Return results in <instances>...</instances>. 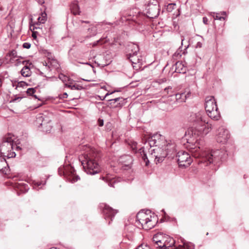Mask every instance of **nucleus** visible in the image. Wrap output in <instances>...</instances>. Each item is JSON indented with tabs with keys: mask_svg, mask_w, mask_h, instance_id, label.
<instances>
[{
	"mask_svg": "<svg viewBox=\"0 0 249 249\" xmlns=\"http://www.w3.org/2000/svg\"><path fill=\"white\" fill-rule=\"evenodd\" d=\"M189 121L196 124V128L188 131V135H193L187 139L186 147L195 158H199L198 163H204L206 165L213 163L218 164L225 160L228 156L226 151L223 149L202 151L204 142L199 136L203 137L208 134L213 129V124L208 120L206 113L203 111L192 113L189 118Z\"/></svg>",
	"mask_w": 249,
	"mask_h": 249,
	"instance_id": "nucleus-1",
	"label": "nucleus"
},
{
	"mask_svg": "<svg viewBox=\"0 0 249 249\" xmlns=\"http://www.w3.org/2000/svg\"><path fill=\"white\" fill-rule=\"evenodd\" d=\"M175 148L176 144L174 142L166 141L163 136L157 133L149 137L144 142V145L139 151L146 166L149 165V161L144 151L145 149H148L151 157L155 158L156 164L162 162L166 157L173 159L176 156L179 167L189 166L192 162L190 154L185 151H180L176 155Z\"/></svg>",
	"mask_w": 249,
	"mask_h": 249,
	"instance_id": "nucleus-2",
	"label": "nucleus"
},
{
	"mask_svg": "<svg viewBox=\"0 0 249 249\" xmlns=\"http://www.w3.org/2000/svg\"><path fill=\"white\" fill-rule=\"evenodd\" d=\"M79 159L88 174L93 175L100 171V167L97 162L98 154L93 149L88 148Z\"/></svg>",
	"mask_w": 249,
	"mask_h": 249,
	"instance_id": "nucleus-3",
	"label": "nucleus"
},
{
	"mask_svg": "<svg viewBox=\"0 0 249 249\" xmlns=\"http://www.w3.org/2000/svg\"><path fill=\"white\" fill-rule=\"evenodd\" d=\"M136 217L142 228L146 230L153 228L158 222L157 215L149 210L140 211Z\"/></svg>",
	"mask_w": 249,
	"mask_h": 249,
	"instance_id": "nucleus-4",
	"label": "nucleus"
},
{
	"mask_svg": "<svg viewBox=\"0 0 249 249\" xmlns=\"http://www.w3.org/2000/svg\"><path fill=\"white\" fill-rule=\"evenodd\" d=\"M14 136L10 133L3 138L0 145V149L1 153L3 156L7 153V157L9 158L16 156L15 152L14 151Z\"/></svg>",
	"mask_w": 249,
	"mask_h": 249,
	"instance_id": "nucleus-5",
	"label": "nucleus"
},
{
	"mask_svg": "<svg viewBox=\"0 0 249 249\" xmlns=\"http://www.w3.org/2000/svg\"><path fill=\"white\" fill-rule=\"evenodd\" d=\"M205 108L208 116L212 119L218 120L220 116L213 96H207L205 98Z\"/></svg>",
	"mask_w": 249,
	"mask_h": 249,
	"instance_id": "nucleus-6",
	"label": "nucleus"
},
{
	"mask_svg": "<svg viewBox=\"0 0 249 249\" xmlns=\"http://www.w3.org/2000/svg\"><path fill=\"white\" fill-rule=\"evenodd\" d=\"M145 12L149 18H155L160 13V6L157 0H145Z\"/></svg>",
	"mask_w": 249,
	"mask_h": 249,
	"instance_id": "nucleus-7",
	"label": "nucleus"
},
{
	"mask_svg": "<svg viewBox=\"0 0 249 249\" xmlns=\"http://www.w3.org/2000/svg\"><path fill=\"white\" fill-rule=\"evenodd\" d=\"M58 172L60 176H64L71 183H74L80 179V177L76 175L74 169L70 165L60 167Z\"/></svg>",
	"mask_w": 249,
	"mask_h": 249,
	"instance_id": "nucleus-8",
	"label": "nucleus"
},
{
	"mask_svg": "<svg viewBox=\"0 0 249 249\" xmlns=\"http://www.w3.org/2000/svg\"><path fill=\"white\" fill-rule=\"evenodd\" d=\"M229 138L230 135L227 129L223 127L218 128L216 134V141L218 142L224 144L227 142Z\"/></svg>",
	"mask_w": 249,
	"mask_h": 249,
	"instance_id": "nucleus-9",
	"label": "nucleus"
},
{
	"mask_svg": "<svg viewBox=\"0 0 249 249\" xmlns=\"http://www.w3.org/2000/svg\"><path fill=\"white\" fill-rule=\"evenodd\" d=\"M127 58L131 62L134 69L136 70L141 68L142 65V58L137 56V54H132L131 53L127 54Z\"/></svg>",
	"mask_w": 249,
	"mask_h": 249,
	"instance_id": "nucleus-10",
	"label": "nucleus"
},
{
	"mask_svg": "<svg viewBox=\"0 0 249 249\" xmlns=\"http://www.w3.org/2000/svg\"><path fill=\"white\" fill-rule=\"evenodd\" d=\"M172 70L177 73H185L186 71L187 68L184 65L182 62L178 61L175 64L172 66Z\"/></svg>",
	"mask_w": 249,
	"mask_h": 249,
	"instance_id": "nucleus-11",
	"label": "nucleus"
},
{
	"mask_svg": "<svg viewBox=\"0 0 249 249\" xmlns=\"http://www.w3.org/2000/svg\"><path fill=\"white\" fill-rule=\"evenodd\" d=\"M119 161L124 166L130 168L132 163L133 159L131 156L127 155L121 156L119 159Z\"/></svg>",
	"mask_w": 249,
	"mask_h": 249,
	"instance_id": "nucleus-12",
	"label": "nucleus"
},
{
	"mask_svg": "<svg viewBox=\"0 0 249 249\" xmlns=\"http://www.w3.org/2000/svg\"><path fill=\"white\" fill-rule=\"evenodd\" d=\"M109 106L110 107H119L123 106L124 99L122 97H118L109 99Z\"/></svg>",
	"mask_w": 249,
	"mask_h": 249,
	"instance_id": "nucleus-13",
	"label": "nucleus"
},
{
	"mask_svg": "<svg viewBox=\"0 0 249 249\" xmlns=\"http://www.w3.org/2000/svg\"><path fill=\"white\" fill-rule=\"evenodd\" d=\"M40 121H41L42 123L40 124V125L42 127L43 131L46 132L50 131L52 127L50 124L51 121L49 120L47 121V120H45L43 119L42 116H40L37 118V122H39Z\"/></svg>",
	"mask_w": 249,
	"mask_h": 249,
	"instance_id": "nucleus-14",
	"label": "nucleus"
},
{
	"mask_svg": "<svg viewBox=\"0 0 249 249\" xmlns=\"http://www.w3.org/2000/svg\"><path fill=\"white\" fill-rule=\"evenodd\" d=\"M13 187L21 193H25L29 189V185L24 182H16L13 184Z\"/></svg>",
	"mask_w": 249,
	"mask_h": 249,
	"instance_id": "nucleus-15",
	"label": "nucleus"
},
{
	"mask_svg": "<svg viewBox=\"0 0 249 249\" xmlns=\"http://www.w3.org/2000/svg\"><path fill=\"white\" fill-rule=\"evenodd\" d=\"M103 212L107 216L112 218L117 213V211L113 209L108 205L105 204L103 207Z\"/></svg>",
	"mask_w": 249,
	"mask_h": 249,
	"instance_id": "nucleus-16",
	"label": "nucleus"
},
{
	"mask_svg": "<svg viewBox=\"0 0 249 249\" xmlns=\"http://www.w3.org/2000/svg\"><path fill=\"white\" fill-rule=\"evenodd\" d=\"M0 172L5 175L8 174L9 172V167L4 158L0 159Z\"/></svg>",
	"mask_w": 249,
	"mask_h": 249,
	"instance_id": "nucleus-17",
	"label": "nucleus"
},
{
	"mask_svg": "<svg viewBox=\"0 0 249 249\" xmlns=\"http://www.w3.org/2000/svg\"><path fill=\"white\" fill-rule=\"evenodd\" d=\"M126 49L127 50V53H131L132 54H137L139 51L138 45L137 44L132 42H130L127 45Z\"/></svg>",
	"mask_w": 249,
	"mask_h": 249,
	"instance_id": "nucleus-18",
	"label": "nucleus"
},
{
	"mask_svg": "<svg viewBox=\"0 0 249 249\" xmlns=\"http://www.w3.org/2000/svg\"><path fill=\"white\" fill-rule=\"evenodd\" d=\"M210 15L213 17L214 20H224L226 17V12L225 11L219 13L211 12Z\"/></svg>",
	"mask_w": 249,
	"mask_h": 249,
	"instance_id": "nucleus-19",
	"label": "nucleus"
},
{
	"mask_svg": "<svg viewBox=\"0 0 249 249\" xmlns=\"http://www.w3.org/2000/svg\"><path fill=\"white\" fill-rule=\"evenodd\" d=\"M165 236L166 235L163 236L160 233L157 234L154 236L153 241L155 243H162V242H166L167 240H165Z\"/></svg>",
	"mask_w": 249,
	"mask_h": 249,
	"instance_id": "nucleus-20",
	"label": "nucleus"
},
{
	"mask_svg": "<svg viewBox=\"0 0 249 249\" xmlns=\"http://www.w3.org/2000/svg\"><path fill=\"white\" fill-rule=\"evenodd\" d=\"M176 101L178 103H183L185 102L187 99V95L185 93H177L175 94Z\"/></svg>",
	"mask_w": 249,
	"mask_h": 249,
	"instance_id": "nucleus-21",
	"label": "nucleus"
},
{
	"mask_svg": "<svg viewBox=\"0 0 249 249\" xmlns=\"http://www.w3.org/2000/svg\"><path fill=\"white\" fill-rule=\"evenodd\" d=\"M103 179L108 183V186L114 188L115 187L116 179L114 178H110L108 176L107 177H103Z\"/></svg>",
	"mask_w": 249,
	"mask_h": 249,
	"instance_id": "nucleus-22",
	"label": "nucleus"
},
{
	"mask_svg": "<svg viewBox=\"0 0 249 249\" xmlns=\"http://www.w3.org/2000/svg\"><path fill=\"white\" fill-rule=\"evenodd\" d=\"M47 16L45 12H42L41 16L38 18V22L36 23L37 25L39 23L43 24L47 20Z\"/></svg>",
	"mask_w": 249,
	"mask_h": 249,
	"instance_id": "nucleus-23",
	"label": "nucleus"
},
{
	"mask_svg": "<svg viewBox=\"0 0 249 249\" xmlns=\"http://www.w3.org/2000/svg\"><path fill=\"white\" fill-rule=\"evenodd\" d=\"M21 74L24 77H29L31 75L30 69L27 66H24L21 71Z\"/></svg>",
	"mask_w": 249,
	"mask_h": 249,
	"instance_id": "nucleus-24",
	"label": "nucleus"
},
{
	"mask_svg": "<svg viewBox=\"0 0 249 249\" xmlns=\"http://www.w3.org/2000/svg\"><path fill=\"white\" fill-rule=\"evenodd\" d=\"M71 11L74 15H79L80 11H79V7L76 2H74L72 3L71 7Z\"/></svg>",
	"mask_w": 249,
	"mask_h": 249,
	"instance_id": "nucleus-25",
	"label": "nucleus"
},
{
	"mask_svg": "<svg viewBox=\"0 0 249 249\" xmlns=\"http://www.w3.org/2000/svg\"><path fill=\"white\" fill-rule=\"evenodd\" d=\"M189 46V45H188L187 46H185V48L184 49V50L183 51L182 50H180V47H179V48L176 51V52L174 53V55L175 56H181L182 54H185L186 53H187V51H186L187 48Z\"/></svg>",
	"mask_w": 249,
	"mask_h": 249,
	"instance_id": "nucleus-26",
	"label": "nucleus"
},
{
	"mask_svg": "<svg viewBox=\"0 0 249 249\" xmlns=\"http://www.w3.org/2000/svg\"><path fill=\"white\" fill-rule=\"evenodd\" d=\"M65 87L70 88L71 89L81 90L83 89L82 86L79 85H71V84H65Z\"/></svg>",
	"mask_w": 249,
	"mask_h": 249,
	"instance_id": "nucleus-27",
	"label": "nucleus"
},
{
	"mask_svg": "<svg viewBox=\"0 0 249 249\" xmlns=\"http://www.w3.org/2000/svg\"><path fill=\"white\" fill-rule=\"evenodd\" d=\"M176 249H192V246L188 243H183V245H179Z\"/></svg>",
	"mask_w": 249,
	"mask_h": 249,
	"instance_id": "nucleus-28",
	"label": "nucleus"
},
{
	"mask_svg": "<svg viewBox=\"0 0 249 249\" xmlns=\"http://www.w3.org/2000/svg\"><path fill=\"white\" fill-rule=\"evenodd\" d=\"M158 246L157 248H159V249H165L166 248H170V246H168V244L166 242H162V243H155Z\"/></svg>",
	"mask_w": 249,
	"mask_h": 249,
	"instance_id": "nucleus-29",
	"label": "nucleus"
},
{
	"mask_svg": "<svg viewBox=\"0 0 249 249\" xmlns=\"http://www.w3.org/2000/svg\"><path fill=\"white\" fill-rule=\"evenodd\" d=\"M36 90L34 88H29L27 90V93L30 95H32L35 97V98H37V96L36 95H33V94L35 92Z\"/></svg>",
	"mask_w": 249,
	"mask_h": 249,
	"instance_id": "nucleus-30",
	"label": "nucleus"
},
{
	"mask_svg": "<svg viewBox=\"0 0 249 249\" xmlns=\"http://www.w3.org/2000/svg\"><path fill=\"white\" fill-rule=\"evenodd\" d=\"M136 249H151V248L147 245L142 244L138 246Z\"/></svg>",
	"mask_w": 249,
	"mask_h": 249,
	"instance_id": "nucleus-31",
	"label": "nucleus"
},
{
	"mask_svg": "<svg viewBox=\"0 0 249 249\" xmlns=\"http://www.w3.org/2000/svg\"><path fill=\"white\" fill-rule=\"evenodd\" d=\"M9 55L10 56H12L14 58L15 57H18V56L17 55V53L16 51L13 50H12L9 53Z\"/></svg>",
	"mask_w": 249,
	"mask_h": 249,
	"instance_id": "nucleus-32",
	"label": "nucleus"
},
{
	"mask_svg": "<svg viewBox=\"0 0 249 249\" xmlns=\"http://www.w3.org/2000/svg\"><path fill=\"white\" fill-rule=\"evenodd\" d=\"M131 148L135 152H137V143L135 142H132Z\"/></svg>",
	"mask_w": 249,
	"mask_h": 249,
	"instance_id": "nucleus-33",
	"label": "nucleus"
},
{
	"mask_svg": "<svg viewBox=\"0 0 249 249\" xmlns=\"http://www.w3.org/2000/svg\"><path fill=\"white\" fill-rule=\"evenodd\" d=\"M59 78L60 79H61L63 82L66 81L67 80V79H68L67 77H66L65 75H64L62 74H61L59 75Z\"/></svg>",
	"mask_w": 249,
	"mask_h": 249,
	"instance_id": "nucleus-34",
	"label": "nucleus"
},
{
	"mask_svg": "<svg viewBox=\"0 0 249 249\" xmlns=\"http://www.w3.org/2000/svg\"><path fill=\"white\" fill-rule=\"evenodd\" d=\"M24 48L29 49L31 47V44L28 42H25L22 45Z\"/></svg>",
	"mask_w": 249,
	"mask_h": 249,
	"instance_id": "nucleus-35",
	"label": "nucleus"
},
{
	"mask_svg": "<svg viewBox=\"0 0 249 249\" xmlns=\"http://www.w3.org/2000/svg\"><path fill=\"white\" fill-rule=\"evenodd\" d=\"M35 25H36V23H34L33 24H30V29L33 32L34 31V30H35V29H38V28H39V27H37V26H36Z\"/></svg>",
	"mask_w": 249,
	"mask_h": 249,
	"instance_id": "nucleus-36",
	"label": "nucleus"
},
{
	"mask_svg": "<svg viewBox=\"0 0 249 249\" xmlns=\"http://www.w3.org/2000/svg\"><path fill=\"white\" fill-rule=\"evenodd\" d=\"M27 85H28L26 84V83L23 81H20L18 83V87H23L24 86H26Z\"/></svg>",
	"mask_w": 249,
	"mask_h": 249,
	"instance_id": "nucleus-37",
	"label": "nucleus"
},
{
	"mask_svg": "<svg viewBox=\"0 0 249 249\" xmlns=\"http://www.w3.org/2000/svg\"><path fill=\"white\" fill-rule=\"evenodd\" d=\"M21 150V148L16 143L14 142V150L16 151H19Z\"/></svg>",
	"mask_w": 249,
	"mask_h": 249,
	"instance_id": "nucleus-38",
	"label": "nucleus"
},
{
	"mask_svg": "<svg viewBox=\"0 0 249 249\" xmlns=\"http://www.w3.org/2000/svg\"><path fill=\"white\" fill-rule=\"evenodd\" d=\"M98 124L99 126H102L104 125V121L102 119H99L98 121Z\"/></svg>",
	"mask_w": 249,
	"mask_h": 249,
	"instance_id": "nucleus-39",
	"label": "nucleus"
},
{
	"mask_svg": "<svg viewBox=\"0 0 249 249\" xmlns=\"http://www.w3.org/2000/svg\"><path fill=\"white\" fill-rule=\"evenodd\" d=\"M46 184V181L44 182H43L42 181H40V182H36L35 185H36V186H39L40 185L43 184V185H45Z\"/></svg>",
	"mask_w": 249,
	"mask_h": 249,
	"instance_id": "nucleus-40",
	"label": "nucleus"
},
{
	"mask_svg": "<svg viewBox=\"0 0 249 249\" xmlns=\"http://www.w3.org/2000/svg\"><path fill=\"white\" fill-rule=\"evenodd\" d=\"M68 97V94L66 92L64 93L62 95H61L60 98L61 99H64Z\"/></svg>",
	"mask_w": 249,
	"mask_h": 249,
	"instance_id": "nucleus-41",
	"label": "nucleus"
},
{
	"mask_svg": "<svg viewBox=\"0 0 249 249\" xmlns=\"http://www.w3.org/2000/svg\"><path fill=\"white\" fill-rule=\"evenodd\" d=\"M203 22L205 24H208V19L206 17H203Z\"/></svg>",
	"mask_w": 249,
	"mask_h": 249,
	"instance_id": "nucleus-42",
	"label": "nucleus"
},
{
	"mask_svg": "<svg viewBox=\"0 0 249 249\" xmlns=\"http://www.w3.org/2000/svg\"><path fill=\"white\" fill-rule=\"evenodd\" d=\"M202 43H201L200 42H198L196 44V48H200L202 47Z\"/></svg>",
	"mask_w": 249,
	"mask_h": 249,
	"instance_id": "nucleus-43",
	"label": "nucleus"
},
{
	"mask_svg": "<svg viewBox=\"0 0 249 249\" xmlns=\"http://www.w3.org/2000/svg\"><path fill=\"white\" fill-rule=\"evenodd\" d=\"M172 89V87H171L169 86V87H167V88H165L164 90H165V91H167V93L168 94H169V89Z\"/></svg>",
	"mask_w": 249,
	"mask_h": 249,
	"instance_id": "nucleus-44",
	"label": "nucleus"
},
{
	"mask_svg": "<svg viewBox=\"0 0 249 249\" xmlns=\"http://www.w3.org/2000/svg\"><path fill=\"white\" fill-rule=\"evenodd\" d=\"M36 34H37V32L33 31V33H32V37H33L34 38H36Z\"/></svg>",
	"mask_w": 249,
	"mask_h": 249,
	"instance_id": "nucleus-45",
	"label": "nucleus"
},
{
	"mask_svg": "<svg viewBox=\"0 0 249 249\" xmlns=\"http://www.w3.org/2000/svg\"><path fill=\"white\" fill-rule=\"evenodd\" d=\"M91 30L94 31V32H93V34L92 35V36H95L96 34V31H95L94 28H92L91 29Z\"/></svg>",
	"mask_w": 249,
	"mask_h": 249,
	"instance_id": "nucleus-46",
	"label": "nucleus"
},
{
	"mask_svg": "<svg viewBox=\"0 0 249 249\" xmlns=\"http://www.w3.org/2000/svg\"><path fill=\"white\" fill-rule=\"evenodd\" d=\"M115 91H113V92H111V93H107L105 96L104 97V98L102 99V100H104L106 97H107L108 95H110V94H111L112 93H113Z\"/></svg>",
	"mask_w": 249,
	"mask_h": 249,
	"instance_id": "nucleus-47",
	"label": "nucleus"
},
{
	"mask_svg": "<svg viewBox=\"0 0 249 249\" xmlns=\"http://www.w3.org/2000/svg\"><path fill=\"white\" fill-rule=\"evenodd\" d=\"M100 41H101L100 40H99L97 41L96 42H94V43L93 44V46H94L97 45V44H98L99 42H100Z\"/></svg>",
	"mask_w": 249,
	"mask_h": 249,
	"instance_id": "nucleus-48",
	"label": "nucleus"
},
{
	"mask_svg": "<svg viewBox=\"0 0 249 249\" xmlns=\"http://www.w3.org/2000/svg\"><path fill=\"white\" fill-rule=\"evenodd\" d=\"M186 95H187V98H189L190 96L191 92L190 91H188L187 93H185Z\"/></svg>",
	"mask_w": 249,
	"mask_h": 249,
	"instance_id": "nucleus-49",
	"label": "nucleus"
},
{
	"mask_svg": "<svg viewBox=\"0 0 249 249\" xmlns=\"http://www.w3.org/2000/svg\"><path fill=\"white\" fill-rule=\"evenodd\" d=\"M56 64H58V63L56 60H54V66L57 67V66Z\"/></svg>",
	"mask_w": 249,
	"mask_h": 249,
	"instance_id": "nucleus-50",
	"label": "nucleus"
},
{
	"mask_svg": "<svg viewBox=\"0 0 249 249\" xmlns=\"http://www.w3.org/2000/svg\"><path fill=\"white\" fill-rule=\"evenodd\" d=\"M39 2L40 4H43V3H44V0H41L39 1Z\"/></svg>",
	"mask_w": 249,
	"mask_h": 249,
	"instance_id": "nucleus-51",
	"label": "nucleus"
},
{
	"mask_svg": "<svg viewBox=\"0 0 249 249\" xmlns=\"http://www.w3.org/2000/svg\"><path fill=\"white\" fill-rule=\"evenodd\" d=\"M3 61L0 59V66L2 64Z\"/></svg>",
	"mask_w": 249,
	"mask_h": 249,
	"instance_id": "nucleus-52",
	"label": "nucleus"
},
{
	"mask_svg": "<svg viewBox=\"0 0 249 249\" xmlns=\"http://www.w3.org/2000/svg\"><path fill=\"white\" fill-rule=\"evenodd\" d=\"M1 155H2V154H1V152H0V159H2L3 158V157H2Z\"/></svg>",
	"mask_w": 249,
	"mask_h": 249,
	"instance_id": "nucleus-53",
	"label": "nucleus"
},
{
	"mask_svg": "<svg viewBox=\"0 0 249 249\" xmlns=\"http://www.w3.org/2000/svg\"><path fill=\"white\" fill-rule=\"evenodd\" d=\"M21 99V98L18 97L17 98H15V99L13 100V101H15L17 100V99Z\"/></svg>",
	"mask_w": 249,
	"mask_h": 249,
	"instance_id": "nucleus-54",
	"label": "nucleus"
},
{
	"mask_svg": "<svg viewBox=\"0 0 249 249\" xmlns=\"http://www.w3.org/2000/svg\"><path fill=\"white\" fill-rule=\"evenodd\" d=\"M80 22L81 23H83V22L88 23L89 22L88 21H83V20H81Z\"/></svg>",
	"mask_w": 249,
	"mask_h": 249,
	"instance_id": "nucleus-55",
	"label": "nucleus"
},
{
	"mask_svg": "<svg viewBox=\"0 0 249 249\" xmlns=\"http://www.w3.org/2000/svg\"><path fill=\"white\" fill-rule=\"evenodd\" d=\"M184 41V38H181V45H183V42Z\"/></svg>",
	"mask_w": 249,
	"mask_h": 249,
	"instance_id": "nucleus-56",
	"label": "nucleus"
},
{
	"mask_svg": "<svg viewBox=\"0 0 249 249\" xmlns=\"http://www.w3.org/2000/svg\"><path fill=\"white\" fill-rule=\"evenodd\" d=\"M82 64H87V65H91L90 64H89L88 62H86V63H83Z\"/></svg>",
	"mask_w": 249,
	"mask_h": 249,
	"instance_id": "nucleus-57",
	"label": "nucleus"
},
{
	"mask_svg": "<svg viewBox=\"0 0 249 249\" xmlns=\"http://www.w3.org/2000/svg\"><path fill=\"white\" fill-rule=\"evenodd\" d=\"M13 178H18V177H16V176H14V177H13Z\"/></svg>",
	"mask_w": 249,
	"mask_h": 249,
	"instance_id": "nucleus-58",
	"label": "nucleus"
},
{
	"mask_svg": "<svg viewBox=\"0 0 249 249\" xmlns=\"http://www.w3.org/2000/svg\"><path fill=\"white\" fill-rule=\"evenodd\" d=\"M83 80H85V79H83ZM85 81H89V82L90 81V80H85Z\"/></svg>",
	"mask_w": 249,
	"mask_h": 249,
	"instance_id": "nucleus-59",
	"label": "nucleus"
}]
</instances>
